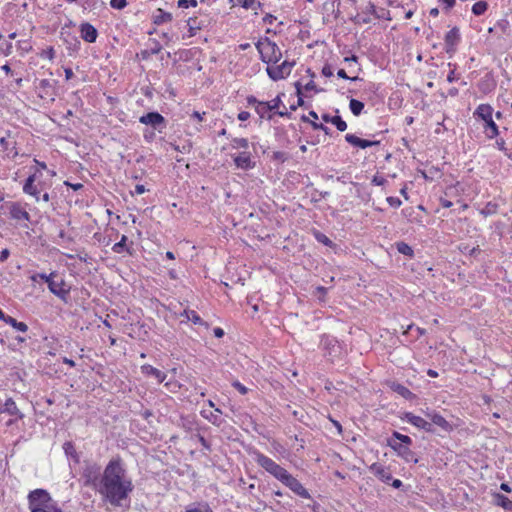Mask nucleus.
Here are the masks:
<instances>
[{
  "label": "nucleus",
  "instance_id": "1",
  "mask_svg": "<svg viewBox=\"0 0 512 512\" xmlns=\"http://www.w3.org/2000/svg\"><path fill=\"white\" fill-rule=\"evenodd\" d=\"M100 484L101 486L97 493L105 503L117 508H127L130 506L134 483L132 476L120 457L109 460L102 471V481Z\"/></svg>",
  "mask_w": 512,
  "mask_h": 512
},
{
  "label": "nucleus",
  "instance_id": "2",
  "mask_svg": "<svg viewBox=\"0 0 512 512\" xmlns=\"http://www.w3.org/2000/svg\"><path fill=\"white\" fill-rule=\"evenodd\" d=\"M30 512H62L57 503L45 489H35L28 494Z\"/></svg>",
  "mask_w": 512,
  "mask_h": 512
},
{
  "label": "nucleus",
  "instance_id": "3",
  "mask_svg": "<svg viewBox=\"0 0 512 512\" xmlns=\"http://www.w3.org/2000/svg\"><path fill=\"white\" fill-rule=\"evenodd\" d=\"M412 439L397 431L392 433V436L387 440V445L393 449L399 457L406 462L417 463L418 459L415 457L414 452L410 449Z\"/></svg>",
  "mask_w": 512,
  "mask_h": 512
},
{
  "label": "nucleus",
  "instance_id": "4",
  "mask_svg": "<svg viewBox=\"0 0 512 512\" xmlns=\"http://www.w3.org/2000/svg\"><path fill=\"white\" fill-rule=\"evenodd\" d=\"M255 47L260 55L262 62L269 64H276L282 58V52L278 45L270 40L268 37L260 38L256 43Z\"/></svg>",
  "mask_w": 512,
  "mask_h": 512
},
{
  "label": "nucleus",
  "instance_id": "5",
  "mask_svg": "<svg viewBox=\"0 0 512 512\" xmlns=\"http://www.w3.org/2000/svg\"><path fill=\"white\" fill-rule=\"evenodd\" d=\"M474 117L484 122V133L488 139H494L499 134V128L493 120V108L489 104H480L473 113Z\"/></svg>",
  "mask_w": 512,
  "mask_h": 512
},
{
  "label": "nucleus",
  "instance_id": "6",
  "mask_svg": "<svg viewBox=\"0 0 512 512\" xmlns=\"http://www.w3.org/2000/svg\"><path fill=\"white\" fill-rule=\"evenodd\" d=\"M252 456L254 461L263 468L267 473L272 475L274 478H276L278 481L282 482L284 478L288 475V471L280 466L278 463H276L273 459L270 457L264 455L258 450H254L252 452Z\"/></svg>",
  "mask_w": 512,
  "mask_h": 512
},
{
  "label": "nucleus",
  "instance_id": "7",
  "mask_svg": "<svg viewBox=\"0 0 512 512\" xmlns=\"http://www.w3.org/2000/svg\"><path fill=\"white\" fill-rule=\"evenodd\" d=\"M320 348L323 351L324 357L331 362H334L343 354L341 343L331 335L324 334L321 336Z\"/></svg>",
  "mask_w": 512,
  "mask_h": 512
},
{
  "label": "nucleus",
  "instance_id": "8",
  "mask_svg": "<svg viewBox=\"0 0 512 512\" xmlns=\"http://www.w3.org/2000/svg\"><path fill=\"white\" fill-rule=\"evenodd\" d=\"M82 478L85 486L92 487L96 492H98L102 481V470L100 465L94 462L87 463L83 468Z\"/></svg>",
  "mask_w": 512,
  "mask_h": 512
},
{
  "label": "nucleus",
  "instance_id": "9",
  "mask_svg": "<svg viewBox=\"0 0 512 512\" xmlns=\"http://www.w3.org/2000/svg\"><path fill=\"white\" fill-rule=\"evenodd\" d=\"M295 66V61L284 60L282 63L278 64H269L266 67V73L269 78L273 81H279L287 78L291 72L293 67Z\"/></svg>",
  "mask_w": 512,
  "mask_h": 512
},
{
  "label": "nucleus",
  "instance_id": "10",
  "mask_svg": "<svg viewBox=\"0 0 512 512\" xmlns=\"http://www.w3.org/2000/svg\"><path fill=\"white\" fill-rule=\"evenodd\" d=\"M139 122L141 124L151 126L153 128V130H156L159 133H162L166 129V126H167L166 119L160 113H158L156 111L143 114L139 118Z\"/></svg>",
  "mask_w": 512,
  "mask_h": 512
},
{
  "label": "nucleus",
  "instance_id": "11",
  "mask_svg": "<svg viewBox=\"0 0 512 512\" xmlns=\"http://www.w3.org/2000/svg\"><path fill=\"white\" fill-rule=\"evenodd\" d=\"M37 180L36 173L30 175L23 184V192L32 196L36 202L40 201V194L43 192V183H35Z\"/></svg>",
  "mask_w": 512,
  "mask_h": 512
},
{
  "label": "nucleus",
  "instance_id": "12",
  "mask_svg": "<svg viewBox=\"0 0 512 512\" xmlns=\"http://www.w3.org/2000/svg\"><path fill=\"white\" fill-rule=\"evenodd\" d=\"M49 291L60 298L63 301H66L69 293H70V287L66 284L64 279L55 280V277H52V279L49 281L48 284Z\"/></svg>",
  "mask_w": 512,
  "mask_h": 512
},
{
  "label": "nucleus",
  "instance_id": "13",
  "mask_svg": "<svg viewBox=\"0 0 512 512\" xmlns=\"http://www.w3.org/2000/svg\"><path fill=\"white\" fill-rule=\"evenodd\" d=\"M281 483L301 498H310L308 490L292 474L288 473Z\"/></svg>",
  "mask_w": 512,
  "mask_h": 512
},
{
  "label": "nucleus",
  "instance_id": "14",
  "mask_svg": "<svg viewBox=\"0 0 512 512\" xmlns=\"http://www.w3.org/2000/svg\"><path fill=\"white\" fill-rule=\"evenodd\" d=\"M401 419L421 430L426 432H433V426L430 422L426 421L424 418L414 415L411 412H406L401 417Z\"/></svg>",
  "mask_w": 512,
  "mask_h": 512
},
{
  "label": "nucleus",
  "instance_id": "15",
  "mask_svg": "<svg viewBox=\"0 0 512 512\" xmlns=\"http://www.w3.org/2000/svg\"><path fill=\"white\" fill-rule=\"evenodd\" d=\"M234 164L237 168L242 170H250L254 168L255 162L251 158V153L248 151H242L238 154L232 155Z\"/></svg>",
  "mask_w": 512,
  "mask_h": 512
},
{
  "label": "nucleus",
  "instance_id": "16",
  "mask_svg": "<svg viewBox=\"0 0 512 512\" xmlns=\"http://www.w3.org/2000/svg\"><path fill=\"white\" fill-rule=\"evenodd\" d=\"M369 471L373 473L380 481L389 484L392 480V474L389 468L383 466L380 463H373L369 466Z\"/></svg>",
  "mask_w": 512,
  "mask_h": 512
},
{
  "label": "nucleus",
  "instance_id": "17",
  "mask_svg": "<svg viewBox=\"0 0 512 512\" xmlns=\"http://www.w3.org/2000/svg\"><path fill=\"white\" fill-rule=\"evenodd\" d=\"M445 50L447 53H452L455 51L456 46L460 42V32L457 27L449 30L445 35Z\"/></svg>",
  "mask_w": 512,
  "mask_h": 512
},
{
  "label": "nucleus",
  "instance_id": "18",
  "mask_svg": "<svg viewBox=\"0 0 512 512\" xmlns=\"http://www.w3.org/2000/svg\"><path fill=\"white\" fill-rule=\"evenodd\" d=\"M345 140L349 144L359 147L361 149H366V148L372 147V146H378L380 144V141H378V140L361 139V138L357 137L356 135L349 134V133L345 135Z\"/></svg>",
  "mask_w": 512,
  "mask_h": 512
},
{
  "label": "nucleus",
  "instance_id": "19",
  "mask_svg": "<svg viewBox=\"0 0 512 512\" xmlns=\"http://www.w3.org/2000/svg\"><path fill=\"white\" fill-rule=\"evenodd\" d=\"M80 33L82 39L88 43H94L98 36L96 28L90 23H82L80 25Z\"/></svg>",
  "mask_w": 512,
  "mask_h": 512
},
{
  "label": "nucleus",
  "instance_id": "20",
  "mask_svg": "<svg viewBox=\"0 0 512 512\" xmlns=\"http://www.w3.org/2000/svg\"><path fill=\"white\" fill-rule=\"evenodd\" d=\"M10 216L17 221H29L30 215L26 209L19 203H13L10 207Z\"/></svg>",
  "mask_w": 512,
  "mask_h": 512
},
{
  "label": "nucleus",
  "instance_id": "21",
  "mask_svg": "<svg viewBox=\"0 0 512 512\" xmlns=\"http://www.w3.org/2000/svg\"><path fill=\"white\" fill-rule=\"evenodd\" d=\"M222 410L219 408H215L214 412L209 410H201L200 415L208 420L211 424L215 426H220L223 423V419L221 418Z\"/></svg>",
  "mask_w": 512,
  "mask_h": 512
},
{
  "label": "nucleus",
  "instance_id": "22",
  "mask_svg": "<svg viewBox=\"0 0 512 512\" xmlns=\"http://www.w3.org/2000/svg\"><path fill=\"white\" fill-rule=\"evenodd\" d=\"M141 372L142 374L146 376H152L157 380V383H162L166 379V374L159 369L153 367L150 364H144L141 366Z\"/></svg>",
  "mask_w": 512,
  "mask_h": 512
},
{
  "label": "nucleus",
  "instance_id": "23",
  "mask_svg": "<svg viewBox=\"0 0 512 512\" xmlns=\"http://www.w3.org/2000/svg\"><path fill=\"white\" fill-rule=\"evenodd\" d=\"M1 413H7L11 416H16L18 419L23 418V414L18 409L15 401L12 398L6 399L4 404L0 407Z\"/></svg>",
  "mask_w": 512,
  "mask_h": 512
},
{
  "label": "nucleus",
  "instance_id": "24",
  "mask_svg": "<svg viewBox=\"0 0 512 512\" xmlns=\"http://www.w3.org/2000/svg\"><path fill=\"white\" fill-rule=\"evenodd\" d=\"M427 416L430 418L432 425L434 424L444 431H450L452 429L450 423L439 413L431 412L428 413Z\"/></svg>",
  "mask_w": 512,
  "mask_h": 512
},
{
  "label": "nucleus",
  "instance_id": "25",
  "mask_svg": "<svg viewBox=\"0 0 512 512\" xmlns=\"http://www.w3.org/2000/svg\"><path fill=\"white\" fill-rule=\"evenodd\" d=\"M322 120L326 123L333 124L340 132L347 129V123L339 115L331 116L329 114H323Z\"/></svg>",
  "mask_w": 512,
  "mask_h": 512
},
{
  "label": "nucleus",
  "instance_id": "26",
  "mask_svg": "<svg viewBox=\"0 0 512 512\" xmlns=\"http://www.w3.org/2000/svg\"><path fill=\"white\" fill-rule=\"evenodd\" d=\"M172 19H173L172 14L164 11L161 8L157 9L152 16V21L155 25H162L164 23L171 22Z\"/></svg>",
  "mask_w": 512,
  "mask_h": 512
},
{
  "label": "nucleus",
  "instance_id": "27",
  "mask_svg": "<svg viewBox=\"0 0 512 512\" xmlns=\"http://www.w3.org/2000/svg\"><path fill=\"white\" fill-rule=\"evenodd\" d=\"M148 46L147 49L141 52L144 59H147L151 55L158 54L162 50V45L156 39H149Z\"/></svg>",
  "mask_w": 512,
  "mask_h": 512
},
{
  "label": "nucleus",
  "instance_id": "28",
  "mask_svg": "<svg viewBox=\"0 0 512 512\" xmlns=\"http://www.w3.org/2000/svg\"><path fill=\"white\" fill-rule=\"evenodd\" d=\"M181 315L185 317L188 321H191L193 324L205 325L206 327H208V324L204 322L202 318L199 316V314L194 310L185 309Z\"/></svg>",
  "mask_w": 512,
  "mask_h": 512
},
{
  "label": "nucleus",
  "instance_id": "29",
  "mask_svg": "<svg viewBox=\"0 0 512 512\" xmlns=\"http://www.w3.org/2000/svg\"><path fill=\"white\" fill-rule=\"evenodd\" d=\"M255 111L261 119H272V111L270 110V107L266 101L258 103L257 107H255Z\"/></svg>",
  "mask_w": 512,
  "mask_h": 512
},
{
  "label": "nucleus",
  "instance_id": "30",
  "mask_svg": "<svg viewBox=\"0 0 512 512\" xmlns=\"http://www.w3.org/2000/svg\"><path fill=\"white\" fill-rule=\"evenodd\" d=\"M510 28V22L506 18L499 19L494 24V29L496 30V36L498 39L502 37V35L506 34Z\"/></svg>",
  "mask_w": 512,
  "mask_h": 512
},
{
  "label": "nucleus",
  "instance_id": "31",
  "mask_svg": "<svg viewBox=\"0 0 512 512\" xmlns=\"http://www.w3.org/2000/svg\"><path fill=\"white\" fill-rule=\"evenodd\" d=\"M494 499L497 506H500L505 510L512 511V500L508 497L498 493L494 495Z\"/></svg>",
  "mask_w": 512,
  "mask_h": 512
},
{
  "label": "nucleus",
  "instance_id": "32",
  "mask_svg": "<svg viewBox=\"0 0 512 512\" xmlns=\"http://www.w3.org/2000/svg\"><path fill=\"white\" fill-rule=\"evenodd\" d=\"M349 109L354 116H359L364 109V103L357 99L351 98L349 102Z\"/></svg>",
  "mask_w": 512,
  "mask_h": 512
},
{
  "label": "nucleus",
  "instance_id": "33",
  "mask_svg": "<svg viewBox=\"0 0 512 512\" xmlns=\"http://www.w3.org/2000/svg\"><path fill=\"white\" fill-rule=\"evenodd\" d=\"M5 323L10 325V326H12L17 331H20V332H23V333L28 331V326H27L26 323L17 321L15 318H13L11 316H9L7 318Z\"/></svg>",
  "mask_w": 512,
  "mask_h": 512
},
{
  "label": "nucleus",
  "instance_id": "34",
  "mask_svg": "<svg viewBox=\"0 0 512 512\" xmlns=\"http://www.w3.org/2000/svg\"><path fill=\"white\" fill-rule=\"evenodd\" d=\"M52 277H57V272L56 271H53V272H51L48 275L45 274V273H35V274L30 276V280L32 282H38L39 280H41V281L46 282L47 285H48L49 281L52 279Z\"/></svg>",
  "mask_w": 512,
  "mask_h": 512
},
{
  "label": "nucleus",
  "instance_id": "35",
  "mask_svg": "<svg viewBox=\"0 0 512 512\" xmlns=\"http://www.w3.org/2000/svg\"><path fill=\"white\" fill-rule=\"evenodd\" d=\"M396 249L400 254H403L410 258L414 257V250L412 249V247L410 245H408L405 242L396 243Z\"/></svg>",
  "mask_w": 512,
  "mask_h": 512
},
{
  "label": "nucleus",
  "instance_id": "36",
  "mask_svg": "<svg viewBox=\"0 0 512 512\" xmlns=\"http://www.w3.org/2000/svg\"><path fill=\"white\" fill-rule=\"evenodd\" d=\"M185 512H213V510L207 503H198L188 506Z\"/></svg>",
  "mask_w": 512,
  "mask_h": 512
},
{
  "label": "nucleus",
  "instance_id": "37",
  "mask_svg": "<svg viewBox=\"0 0 512 512\" xmlns=\"http://www.w3.org/2000/svg\"><path fill=\"white\" fill-rule=\"evenodd\" d=\"M392 389L393 391H395L396 393H398L399 395L406 399H410L412 396V392L402 384L393 383Z\"/></svg>",
  "mask_w": 512,
  "mask_h": 512
},
{
  "label": "nucleus",
  "instance_id": "38",
  "mask_svg": "<svg viewBox=\"0 0 512 512\" xmlns=\"http://www.w3.org/2000/svg\"><path fill=\"white\" fill-rule=\"evenodd\" d=\"M231 147L233 149H244V151H246L249 148V141L246 138H233Z\"/></svg>",
  "mask_w": 512,
  "mask_h": 512
},
{
  "label": "nucleus",
  "instance_id": "39",
  "mask_svg": "<svg viewBox=\"0 0 512 512\" xmlns=\"http://www.w3.org/2000/svg\"><path fill=\"white\" fill-rule=\"evenodd\" d=\"M488 8V3L486 1H478L473 4L472 12L476 16L483 15Z\"/></svg>",
  "mask_w": 512,
  "mask_h": 512
},
{
  "label": "nucleus",
  "instance_id": "40",
  "mask_svg": "<svg viewBox=\"0 0 512 512\" xmlns=\"http://www.w3.org/2000/svg\"><path fill=\"white\" fill-rule=\"evenodd\" d=\"M127 240H128L127 236L122 235L120 241L113 245L112 251L114 253H118V254L123 253L124 251H128V248L126 247Z\"/></svg>",
  "mask_w": 512,
  "mask_h": 512
},
{
  "label": "nucleus",
  "instance_id": "41",
  "mask_svg": "<svg viewBox=\"0 0 512 512\" xmlns=\"http://www.w3.org/2000/svg\"><path fill=\"white\" fill-rule=\"evenodd\" d=\"M187 25L189 37L196 35L197 31L201 29V25L197 22V18H189Z\"/></svg>",
  "mask_w": 512,
  "mask_h": 512
},
{
  "label": "nucleus",
  "instance_id": "42",
  "mask_svg": "<svg viewBox=\"0 0 512 512\" xmlns=\"http://www.w3.org/2000/svg\"><path fill=\"white\" fill-rule=\"evenodd\" d=\"M8 145H9L8 140L5 137H2L0 139V146L2 147V149L4 151H6L8 157L14 158L15 156H17L18 153H17L15 147H12L11 149H9Z\"/></svg>",
  "mask_w": 512,
  "mask_h": 512
},
{
  "label": "nucleus",
  "instance_id": "43",
  "mask_svg": "<svg viewBox=\"0 0 512 512\" xmlns=\"http://www.w3.org/2000/svg\"><path fill=\"white\" fill-rule=\"evenodd\" d=\"M314 237L319 243H322L327 247H332L334 245L333 242L324 233L320 231H315Z\"/></svg>",
  "mask_w": 512,
  "mask_h": 512
},
{
  "label": "nucleus",
  "instance_id": "44",
  "mask_svg": "<svg viewBox=\"0 0 512 512\" xmlns=\"http://www.w3.org/2000/svg\"><path fill=\"white\" fill-rule=\"evenodd\" d=\"M239 3L245 9H256L261 6V3L257 0H239Z\"/></svg>",
  "mask_w": 512,
  "mask_h": 512
},
{
  "label": "nucleus",
  "instance_id": "45",
  "mask_svg": "<svg viewBox=\"0 0 512 512\" xmlns=\"http://www.w3.org/2000/svg\"><path fill=\"white\" fill-rule=\"evenodd\" d=\"M270 107V110L273 112V111H277L278 109H280V106L282 105V99H281V95H277L274 99H272L271 101H266Z\"/></svg>",
  "mask_w": 512,
  "mask_h": 512
},
{
  "label": "nucleus",
  "instance_id": "46",
  "mask_svg": "<svg viewBox=\"0 0 512 512\" xmlns=\"http://www.w3.org/2000/svg\"><path fill=\"white\" fill-rule=\"evenodd\" d=\"M63 449L67 456L77 458V453L75 451L74 445L71 442H65L63 444Z\"/></svg>",
  "mask_w": 512,
  "mask_h": 512
},
{
  "label": "nucleus",
  "instance_id": "47",
  "mask_svg": "<svg viewBox=\"0 0 512 512\" xmlns=\"http://www.w3.org/2000/svg\"><path fill=\"white\" fill-rule=\"evenodd\" d=\"M40 57L48 60H53L55 57V50L53 47H48L40 53Z\"/></svg>",
  "mask_w": 512,
  "mask_h": 512
},
{
  "label": "nucleus",
  "instance_id": "48",
  "mask_svg": "<svg viewBox=\"0 0 512 512\" xmlns=\"http://www.w3.org/2000/svg\"><path fill=\"white\" fill-rule=\"evenodd\" d=\"M372 184L375 186H384L387 183L385 177L380 174H375L371 180Z\"/></svg>",
  "mask_w": 512,
  "mask_h": 512
},
{
  "label": "nucleus",
  "instance_id": "49",
  "mask_svg": "<svg viewBox=\"0 0 512 512\" xmlns=\"http://www.w3.org/2000/svg\"><path fill=\"white\" fill-rule=\"evenodd\" d=\"M110 6L114 9L121 10L127 6V0H110Z\"/></svg>",
  "mask_w": 512,
  "mask_h": 512
},
{
  "label": "nucleus",
  "instance_id": "50",
  "mask_svg": "<svg viewBox=\"0 0 512 512\" xmlns=\"http://www.w3.org/2000/svg\"><path fill=\"white\" fill-rule=\"evenodd\" d=\"M197 4V0H178V7L180 8L196 7Z\"/></svg>",
  "mask_w": 512,
  "mask_h": 512
},
{
  "label": "nucleus",
  "instance_id": "51",
  "mask_svg": "<svg viewBox=\"0 0 512 512\" xmlns=\"http://www.w3.org/2000/svg\"><path fill=\"white\" fill-rule=\"evenodd\" d=\"M386 201L393 208H399L402 205V201L398 197L389 196Z\"/></svg>",
  "mask_w": 512,
  "mask_h": 512
},
{
  "label": "nucleus",
  "instance_id": "52",
  "mask_svg": "<svg viewBox=\"0 0 512 512\" xmlns=\"http://www.w3.org/2000/svg\"><path fill=\"white\" fill-rule=\"evenodd\" d=\"M12 48L13 45L11 42L2 43L0 45V50L5 56H8L12 53Z\"/></svg>",
  "mask_w": 512,
  "mask_h": 512
},
{
  "label": "nucleus",
  "instance_id": "53",
  "mask_svg": "<svg viewBox=\"0 0 512 512\" xmlns=\"http://www.w3.org/2000/svg\"><path fill=\"white\" fill-rule=\"evenodd\" d=\"M232 386L235 389H237L239 391V393H241L242 395H245L248 392V388L246 386H244L242 383H240L239 381H234L232 383Z\"/></svg>",
  "mask_w": 512,
  "mask_h": 512
},
{
  "label": "nucleus",
  "instance_id": "54",
  "mask_svg": "<svg viewBox=\"0 0 512 512\" xmlns=\"http://www.w3.org/2000/svg\"><path fill=\"white\" fill-rule=\"evenodd\" d=\"M143 138L145 139L146 142H152L155 138V132L153 130H148L146 129L144 132H143Z\"/></svg>",
  "mask_w": 512,
  "mask_h": 512
},
{
  "label": "nucleus",
  "instance_id": "55",
  "mask_svg": "<svg viewBox=\"0 0 512 512\" xmlns=\"http://www.w3.org/2000/svg\"><path fill=\"white\" fill-rule=\"evenodd\" d=\"M337 75L340 78L351 80V81H356L359 79L358 77H349L344 69L338 70Z\"/></svg>",
  "mask_w": 512,
  "mask_h": 512
},
{
  "label": "nucleus",
  "instance_id": "56",
  "mask_svg": "<svg viewBox=\"0 0 512 512\" xmlns=\"http://www.w3.org/2000/svg\"><path fill=\"white\" fill-rule=\"evenodd\" d=\"M246 101H247V104L250 105V106H254L257 107L258 103H261L262 101H259L255 96L253 95H249L247 98H246Z\"/></svg>",
  "mask_w": 512,
  "mask_h": 512
},
{
  "label": "nucleus",
  "instance_id": "57",
  "mask_svg": "<svg viewBox=\"0 0 512 512\" xmlns=\"http://www.w3.org/2000/svg\"><path fill=\"white\" fill-rule=\"evenodd\" d=\"M322 75L325 77H331L333 75L332 67L329 64L323 66Z\"/></svg>",
  "mask_w": 512,
  "mask_h": 512
},
{
  "label": "nucleus",
  "instance_id": "58",
  "mask_svg": "<svg viewBox=\"0 0 512 512\" xmlns=\"http://www.w3.org/2000/svg\"><path fill=\"white\" fill-rule=\"evenodd\" d=\"M275 114L282 118H291V113L287 111L286 107L284 106L282 110L278 109Z\"/></svg>",
  "mask_w": 512,
  "mask_h": 512
},
{
  "label": "nucleus",
  "instance_id": "59",
  "mask_svg": "<svg viewBox=\"0 0 512 512\" xmlns=\"http://www.w3.org/2000/svg\"><path fill=\"white\" fill-rule=\"evenodd\" d=\"M495 145L502 152L506 151L507 149L505 140L503 138L497 139Z\"/></svg>",
  "mask_w": 512,
  "mask_h": 512
},
{
  "label": "nucleus",
  "instance_id": "60",
  "mask_svg": "<svg viewBox=\"0 0 512 512\" xmlns=\"http://www.w3.org/2000/svg\"><path fill=\"white\" fill-rule=\"evenodd\" d=\"M276 20V17L272 14H266L264 17H263V22L265 24H268V25H272L274 23V21Z\"/></svg>",
  "mask_w": 512,
  "mask_h": 512
},
{
  "label": "nucleus",
  "instance_id": "61",
  "mask_svg": "<svg viewBox=\"0 0 512 512\" xmlns=\"http://www.w3.org/2000/svg\"><path fill=\"white\" fill-rule=\"evenodd\" d=\"M9 255H10V251L7 248H4L0 252V262L1 263L5 262L8 259Z\"/></svg>",
  "mask_w": 512,
  "mask_h": 512
},
{
  "label": "nucleus",
  "instance_id": "62",
  "mask_svg": "<svg viewBox=\"0 0 512 512\" xmlns=\"http://www.w3.org/2000/svg\"><path fill=\"white\" fill-rule=\"evenodd\" d=\"M205 112L200 113L198 111H194L191 115L192 118L196 119L197 121L201 122L204 120Z\"/></svg>",
  "mask_w": 512,
  "mask_h": 512
},
{
  "label": "nucleus",
  "instance_id": "63",
  "mask_svg": "<svg viewBox=\"0 0 512 512\" xmlns=\"http://www.w3.org/2000/svg\"><path fill=\"white\" fill-rule=\"evenodd\" d=\"M213 334L216 338H222L224 336V330L221 327H215L213 329Z\"/></svg>",
  "mask_w": 512,
  "mask_h": 512
},
{
  "label": "nucleus",
  "instance_id": "64",
  "mask_svg": "<svg viewBox=\"0 0 512 512\" xmlns=\"http://www.w3.org/2000/svg\"><path fill=\"white\" fill-rule=\"evenodd\" d=\"M146 192V188L142 184H137L134 189V193L137 195H141Z\"/></svg>",
  "mask_w": 512,
  "mask_h": 512
}]
</instances>
